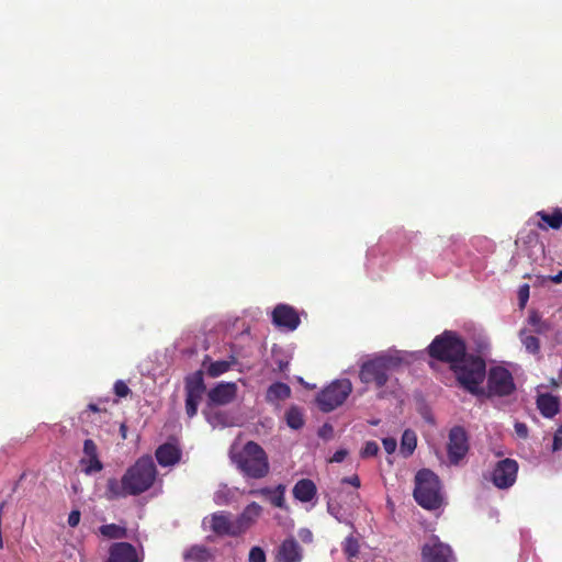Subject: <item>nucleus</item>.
<instances>
[{
	"instance_id": "1",
	"label": "nucleus",
	"mask_w": 562,
	"mask_h": 562,
	"mask_svg": "<svg viewBox=\"0 0 562 562\" xmlns=\"http://www.w3.org/2000/svg\"><path fill=\"white\" fill-rule=\"evenodd\" d=\"M156 477L157 469L153 458L143 456L125 471L120 481L115 477L106 481L105 496L108 499H117L140 495L154 485Z\"/></svg>"
},
{
	"instance_id": "2",
	"label": "nucleus",
	"mask_w": 562,
	"mask_h": 562,
	"mask_svg": "<svg viewBox=\"0 0 562 562\" xmlns=\"http://www.w3.org/2000/svg\"><path fill=\"white\" fill-rule=\"evenodd\" d=\"M237 395V385L234 382H221L206 393V405L202 413L205 419L213 426H232L235 425L234 419L227 413L218 408V406L232 403Z\"/></svg>"
},
{
	"instance_id": "3",
	"label": "nucleus",
	"mask_w": 562,
	"mask_h": 562,
	"mask_svg": "<svg viewBox=\"0 0 562 562\" xmlns=\"http://www.w3.org/2000/svg\"><path fill=\"white\" fill-rule=\"evenodd\" d=\"M427 353L430 358L448 363L449 368L460 362L468 353L464 339L453 330H445L436 336L427 347Z\"/></svg>"
},
{
	"instance_id": "4",
	"label": "nucleus",
	"mask_w": 562,
	"mask_h": 562,
	"mask_svg": "<svg viewBox=\"0 0 562 562\" xmlns=\"http://www.w3.org/2000/svg\"><path fill=\"white\" fill-rule=\"evenodd\" d=\"M461 387L473 395L483 394L481 384L486 376V364L480 356L467 353L450 369Z\"/></svg>"
},
{
	"instance_id": "5",
	"label": "nucleus",
	"mask_w": 562,
	"mask_h": 562,
	"mask_svg": "<svg viewBox=\"0 0 562 562\" xmlns=\"http://www.w3.org/2000/svg\"><path fill=\"white\" fill-rule=\"evenodd\" d=\"M439 477L429 469H422L415 475L414 498L425 509L435 510L442 505Z\"/></svg>"
},
{
	"instance_id": "6",
	"label": "nucleus",
	"mask_w": 562,
	"mask_h": 562,
	"mask_svg": "<svg viewBox=\"0 0 562 562\" xmlns=\"http://www.w3.org/2000/svg\"><path fill=\"white\" fill-rule=\"evenodd\" d=\"M402 363L398 357L392 355H380L360 367L359 379L364 384H374L376 387H383L390 373L396 370Z\"/></svg>"
},
{
	"instance_id": "7",
	"label": "nucleus",
	"mask_w": 562,
	"mask_h": 562,
	"mask_svg": "<svg viewBox=\"0 0 562 562\" xmlns=\"http://www.w3.org/2000/svg\"><path fill=\"white\" fill-rule=\"evenodd\" d=\"M352 391L348 379L336 380L323 389L316 396L319 409L329 413L342 405Z\"/></svg>"
},
{
	"instance_id": "8",
	"label": "nucleus",
	"mask_w": 562,
	"mask_h": 562,
	"mask_svg": "<svg viewBox=\"0 0 562 562\" xmlns=\"http://www.w3.org/2000/svg\"><path fill=\"white\" fill-rule=\"evenodd\" d=\"M186 414L192 418L198 413V407L206 392V386L201 370L188 375L184 380Z\"/></svg>"
},
{
	"instance_id": "9",
	"label": "nucleus",
	"mask_w": 562,
	"mask_h": 562,
	"mask_svg": "<svg viewBox=\"0 0 562 562\" xmlns=\"http://www.w3.org/2000/svg\"><path fill=\"white\" fill-rule=\"evenodd\" d=\"M247 456L248 477H266L270 472V463L266 451L257 442L248 440Z\"/></svg>"
},
{
	"instance_id": "10",
	"label": "nucleus",
	"mask_w": 562,
	"mask_h": 562,
	"mask_svg": "<svg viewBox=\"0 0 562 562\" xmlns=\"http://www.w3.org/2000/svg\"><path fill=\"white\" fill-rule=\"evenodd\" d=\"M470 449L469 437L461 426L450 429L447 443V454L450 464L458 465L468 454Z\"/></svg>"
},
{
	"instance_id": "11",
	"label": "nucleus",
	"mask_w": 562,
	"mask_h": 562,
	"mask_svg": "<svg viewBox=\"0 0 562 562\" xmlns=\"http://www.w3.org/2000/svg\"><path fill=\"white\" fill-rule=\"evenodd\" d=\"M487 389L491 395L507 396L515 390L512 373L503 367L491 368L487 375Z\"/></svg>"
},
{
	"instance_id": "12",
	"label": "nucleus",
	"mask_w": 562,
	"mask_h": 562,
	"mask_svg": "<svg viewBox=\"0 0 562 562\" xmlns=\"http://www.w3.org/2000/svg\"><path fill=\"white\" fill-rule=\"evenodd\" d=\"M420 555L422 562H457L451 547L436 536L422 547Z\"/></svg>"
},
{
	"instance_id": "13",
	"label": "nucleus",
	"mask_w": 562,
	"mask_h": 562,
	"mask_svg": "<svg viewBox=\"0 0 562 562\" xmlns=\"http://www.w3.org/2000/svg\"><path fill=\"white\" fill-rule=\"evenodd\" d=\"M518 463L514 459H503L498 461L492 472L491 481L493 484L505 490L514 485L517 479Z\"/></svg>"
},
{
	"instance_id": "14",
	"label": "nucleus",
	"mask_w": 562,
	"mask_h": 562,
	"mask_svg": "<svg viewBox=\"0 0 562 562\" xmlns=\"http://www.w3.org/2000/svg\"><path fill=\"white\" fill-rule=\"evenodd\" d=\"M272 324L283 331H294L301 324L297 311L284 303L276 305L271 313Z\"/></svg>"
},
{
	"instance_id": "15",
	"label": "nucleus",
	"mask_w": 562,
	"mask_h": 562,
	"mask_svg": "<svg viewBox=\"0 0 562 562\" xmlns=\"http://www.w3.org/2000/svg\"><path fill=\"white\" fill-rule=\"evenodd\" d=\"M80 464L86 474L97 473L103 469L98 456V447L92 439H86L83 442V458L80 460Z\"/></svg>"
},
{
	"instance_id": "16",
	"label": "nucleus",
	"mask_w": 562,
	"mask_h": 562,
	"mask_svg": "<svg viewBox=\"0 0 562 562\" xmlns=\"http://www.w3.org/2000/svg\"><path fill=\"white\" fill-rule=\"evenodd\" d=\"M211 529L216 535L235 536L241 528L238 522L231 519V515L225 512L215 513L211 517Z\"/></svg>"
},
{
	"instance_id": "17",
	"label": "nucleus",
	"mask_w": 562,
	"mask_h": 562,
	"mask_svg": "<svg viewBox=\"0 0 562 562\" xmlns=\"http://www.w3.org/2000/svg\"><path fill=\"white\" fill-rule=\"evenodd\" d=\"M278 562H301L303 559V550L294 538H288L282 541L278 548Z\"/></svg>"
},
{
	"instance_id": "18",
	"label": "nucleus",
	"mask_w": 562,
	"mask_h": 562,
	"mask_svg": "<svg viewBox=\"0 0 562 562\" xmlns=\"http://www.w3.org/2000/svg\"><path fill=\"white\" fill-rule=\"evenodd\" d=\"M135 548L128 542H116L110 547L105 562H137Z\"/></svg>"
},
{
	"instance_id": "19",
	"label": "nucleus",
	"mask_w": 562,
	"mask_h": 562,
	"mask_svg": "<svg viewBox=\"0 0 562 562\" xmlns=\"http://www.w3.org/2000/svg\"><path fill=\"white\" fill-rule=\"evenodd\" d=\"M285 486L283 484H279L277 487H262L258 490H249L248 494L250 495H257L263 497L266 501H268L272 506L278 508H284L285 507Z\"/></svg>"
},
{
	"instance_id": "20",
	"label": "nucleus",
	"mask_w": 562,
	"mask_h": 562,
	"mask_svg": "<svg viewBox=\"0 0 562 562\" xmlns=\"http://www.w3.org/2000/svg\"><path fill=\"white\" fill-rule=\"evenodd\" d=\"M155 457L161 467H171L180 461L181 450L176 445L167 442L157 448Z\"/></svg>"
},
{
	"instance_id": "21",
	"label": "nucleus",
	"mask_w": 562,
	"mask_h": 562,
	"mask_svg": "<svg viewBox=\"0 0 562 562\" xmlns=\"http://www.w3.org/2000/svg\"><path fill=\"white\" fill-rule=\"evenodd\" d=\"M537 408L546 418H553L560 411L559 397L551 393H542L537 396Z\"/></svg>"
},
{
	"instance_id": "22",
	"label": "nucleus",
	"mask_w": 562,
	"mask_h": 562,
	"mask_svg": "<svg viewBox=\"0 0 562 562\" xmlns=\"http://www.w3.org/2000/svg\"><path fill=\"white\" fill-rule=\"evenodd\" d=\"M293 496L302 503L311 502L317 493L315 483L310 479L299 480L293 487Z\"/></svg>"
},
{
	"instance_id": "23",
	"label": "nucleus",
	"mask_w": 562,
	"mask_h": 562,
	"mask_svg": "<svg viewBox=\"0 0 562 562\" xmlns=\"http://www.w3.org/2000/svg\"><path fill=\"white\" fill-rule=\"evenodd\" d=\"M231 459L243 474L246 475V441L241 435L237 436L231 447Z\"/></svg>"
},
{
	"instance_id": "24",
	"label": "nucleus",
	"mask_w": 562,
	"mask_h": 562,
	"mask_svg": "<svg viewBox=\"0 0 562 562\" xmlns=\"http://www.w3.org/2000/svg\"><path fill=\"white\" fill-rule=\"evenodd\" d=\"M536 216L541 220V223H538L540 229H560L562 227V211L560 209H555L552 213L539 211Z\"/></svg>"
},
{
	"instance_id": "25",
	"label": "nucleus",
	"mask_w": 562,
	"mask_h": 562,
	"mask_svg": "<svg viewBox=\"0 0 562 562\" xmlns=\"http://www.w3.org/2000/svg\"><path fill=\"white\" fill-rule=\"evenodd\" d=\"M291 396V389L283 382H276L271 384L266 393V400L274 403L278 401H284Z\"/></svg>"
},
{
	"instance_id": "26",
	"label": "nucleus",
	"mask_w": 562,
	"mask_h": 562,
	"mask_svg": "<svg viewBox=\"0 0 562 562\" xmlns=\"http://www.w3.org/2000/svg\"><path fill=\"white\" fill-rule=\"evenodd\" d=\"M417 446V436L414 430H404L401 439V453L403 457L408 458L413 454Z\"/></svg>"
},
{
	"instance_id": "27",
	"label": "nucleus",
	"mask_w": 562,
	"mask_h": 562,
	"mask_svg": "<svg viewBox=\"0 0 562 562\" xmlns=\"http://www.w3.org/2000/svg\"><path fill=\"white\" fill-rule=\"evenodd\" d=\"M519 339L525 349L531 355H538L540 352V340L535 335L530 334L527 329L519 331Z\"/></svg>"
},
{
	"instance_id": "28",
	"label": "nucleus",
	"mask_w": 562,
	"mask_h": 562,
	"mask_svg": "<svg viewBox=\"0 0 562 562\" xmlns=\"http://www.w3.org/2000/svg\"><path fill=\"white\" fill-rule=\"evenodd\" d=\"M99 531L103 537L109 539H123L127 537V529L116 524L102 525Z\"/></svg>"
},
{
	"instance_id": "29",
	"label": "nucleus",
	"mask_w": 562,
	"mask_h": 562,
	"mask_svg": "<svg viewBox=\"0 0 562 562\" xmlns=\"http://www.w3.org/2000/svg\"><path fill=\"white\" fill-rule=\"evenodd\" d=\"M285 419L289 427L292 429H300L304 426V418L301 409L297 406H291L285 413Z\"/></svg>"
},
{
	"instance_id": "30",
	"label": "nucleus",
	"mask_w": 562,
	"mask_h": 562,
	"mask_svg": "<svg viewBox=\"0 0 562 562\" xmlns=\"http://www.w3.org/2000/svg\"><path fill=\"white\" fill-rule=\"evenodd\" d=\"M342 551L347 559L352 562V559L357 558L360 551V544L357 538L353 536L347 537L342 542Z\"/></svg>"
},
{
	"instance_id": "31",
	"label": "nucleus",
	"mask_w": 562,
	"mask_h": 562,
	"mask_svg": "<svg viewBox=\"0 0 562 562\" xmlns=\"http://www.w3.org/2000/svg\"><path fill=\"white\" fill-rule=\"evenodd\" d=\"M234 497V492L226 485L220 487L214 494V502L222 506L229 504Z\"/></svg>"
},
{
	"instance_id": "32",
	"label": "nucleus",
	"mask_w": 562,
	"mask_h": 562,
	"mask_svg": "<svg viewBox=\"0 0 562 562\" xmlns=\"http://www.w3.org/2000/svg\"><path fill=\"white\" fill-rule=\"evenodd\" d=\"M231 363L225 360L212 362L206 369L207 374L211 378L220 376L221 374L228 371Z\"/></svg>"
},
{
	"instance_id": "33",
	"label": "nucleus",
	"mask_w": 562,
	"mask_h": 562,
	"mask_svg": "<svg viewBox=\"0 0 562 562\" xmlns=\"http://www.w3.org/2000/svg\"><path fill=\"white\" fill-rule=\"evenodd\" d=\"M528 322L530 325L536 327V331L538 334H542L549 328V326L541 321V317L537 313L530 314L528 317Z\"/></svg>"
},
{
	"instance_id": "34",
	"label": "nucleus",
	"mask_w": 562,
	"mask_h": 562,
	"mask_svg": "<svg viewBox=\"0 0 562 562\" xmlns=\"http://www.w3.org/2000/svg\"><path fill=\"white\" fill-rule=\"evenodd\" d=\"M379 452V446L375 441H367L362 450L360 451L361 458L375 457Z\"/></svg>"
},
{
	"instance_id": "35",
	"label": "nucleus",
	"mask_w": 562,
	"mask_h": 562,
	"mask_svg": "<svg viewBox=\"0 0 562 562\" xmlns=\"http://www.w3.org/2000/svg\"><path fill=\"white\" fill-rule=\"evenodd\" d=\"M248 562H266V553L260 547H252L248 553Z\"/></svg>"
},
{
	"instance_id": "36",
	"label": "nucleus",
	"mask_w": 562,
	"mask_h": 562,
	"mask_svg": "<svg viewBox=\"0 0 562 562\" xmlns=\"http://www.w3.org/2000/svg\"><path fill=\"white\" fill-rule=\"evenodd\" d=\"M317 435L325 441H329L334 438V427L329 423H325L319 427Z\"/></svg>"
},
{
	"instance_id": "37",
	"label": "nucleus",
	"mask_w": 562,
	"mask_h": 562,
	"mask_svg": "<svg viewBox=\"0 0 562 562\" xmlns=\"http://www.w3.org/2000/svg\"><path fill=\"white\" fill-rule=\"evenodd\" d=\"M130 392L131 390L124 381L117 380L114 383V393L117 397H126L130 394Z\"/></svg>"
},
{
	"instance_id": "38",
	"label": "nucleus",
	"mask_w": 562,
	"mask_h": 562,
	"mask_svg": "<svg viewBox=\"0 0 562 562\" xmlns=\"http://www.w3.org/2000/svg\"><path fill=\"white\" fill-rule=\"evenodd\" d=\"M562 449V426L559 427L553 435L552 450L559 451Z\"/></svg>"
},
{
	"instance_id": "39",
	"label": "nucleus",
	"mask_w": 562,
	"mask_h": 562,
	"mask_svg": "<svg viewBox=\"0 0 562 562\" xmlns=\"http://www.w3.org/2000/svg\"><path fill=\"white\" fill-rule=\"evenodd\" d=\"M382 443H383V448L384 450L391 454L395 451L396 449V446H397V442L394 438L392 437H386L382 440Z\"/></svg>"
},
{
	"instance_id": "40",
	"label": "nucleus",
	"mask_w": 562,
	"mask_h": 562,
	"mask_svg": "<svg viewBox=\"0 0 562 562\" xmlns=\"http://www.w3.org/2000/svg\"><path fill=\"white\" fill-rule=\"evenodd\" d=\"M262 513V507L252 502V503H248V520L250 519L251 516L254 517H259Z\"/></svg>"
},
{
	"instance_id": "41",
	"label": "nucleus",
	"mask_w": 562,
	"mask_h": 562,
	"mask_svg": "<svg viewBox=\"0 0 562 562\" xmlns=\"http://www.w3.org/2000/svg\"><path fill=\"white\" fill-rule=\"evenodd\" d=\"M515 431H516L517 436L520 438L525 439L528 437V427L525 423L517 422L515 424Z\"/></svg>"
},
{
	"instance_id": "42",
	"label": "nucleus",
	"mask_w": 562,
	"mask_h": 562,
	"mask_svg": "<svg viewBox=\"0 0 562 562\" xmlns=\"http://www.w3.org/2000/svg\"><path fill=\"white\" fill-rule=\"evenodd\" d=\"M348 451L346 449H339L333 454V457L329 459V462L340 463L345 460Z\"/></svg>"
},
{
	"instance_id": "43",
	"label": "nucleus",
	"mask_w": 562,
	"mask_h": 562,
	"mask_svg": "<svg viewBox=\"0 0 562 562\" xmlns=\"http://www.w3.org/2000/svg\"><path fill=\"white\" fill-rule=\"evenodd\" d=\"M80 512L79 510H71L68 516V525L70 527H77L80 521Z\"/></svg>"
},
{
	"instance_id": "44",
	"label": "nucleus",
	"mask_w": 562,
	"mask_h": 562,
	"mask_svg": "<svg viewBox=\"0 0 562 562\" xmlns=\"http://www.w3.org/2000/svg\"><path fill=\"white\" fill-rule=\"evenodd\" d=\"M529 297V285L525 284L519 289L520 305L524 306Z\"/></svg>"
},
{
	"instance_id": "45",
	"label": "nucleus",
	"mask_w": 562,
	"mask_h": 562,
	"mask_svg": "<svg viewBox=\"0 0 562 562\" xmlns=\"http://www.w3.org/2000/svg\"><path fill=\"white\" fill-rule=\"evenodd\" d=\"M341 483L350 484V485H352V486H355L357 488L360 487V479H359V476L357 474H353V475L348 476V477H344L341 480Z\"/></svg>"
},
{
	"instance_id": "46",
	"label": "nucleus",
	"mask_w": 562,
	"mask_h": 562,
	"mask_svg": "<svg viewBox=\"0 0 562 562\" xmlns=\"http://www.w3.org/2000/svg\"><path fill=\"white\" fill-rule=\"evenodd\" d=\"M102 412L106 413V409H102L97 404L90 403L88 405L87 409L83 412V415H87V417L89 418L90 417L89 413H102Z\"/></svg>"
},
{
	"instance_id": "47",
	"label": "nucleus",
	"mask_w": 562,
	"mask_h": 562,
	"mask_svg": "<svg viewBox=\"0 0 562 562\" xmlns=\"http://www.w3.org/2000/svg\"><path fill=\"white\" fill-rule=\"evenodd\" d=\"M120 435H121L122 439H124V440L127 438V425H126V423H122L120 425Z\"/></svg>"
},
{
	"instance_id": "48",
	"label": "nucleus",
	"mask_w": 562,
	"mask_h": 562,
	"mask_svg": "<svg viewBox=\"0 0 562 562\" xmlns=\"http://www.w3.org/2000/svg\"><path fill=\"white\" fill-rule=\"evenodd\" d=\"M288 367H289V362H288V361L280 360V361L278 362V370H279L280 372L285 371V370L288 369Z\"/></svg>"
},
{
	"instance_id": "49",
	"label": "nucleus",
	"mask_w": 562,
	"mask_h": 562,
	"mask_svg": "<svg viewBox=\"0 0 562 562\" xmlns=\"http://www.w3.org/2000/svg\"><path fill=\"white\" fill-rule=\"evenodd\" d=\"M552 281L554 283H561L562 282V271H559L554 277H552Z\"/></svg>"
},
{
	"instance_id": "50",
	"label": "nucleus",
	"mask_w": 562,
	"mask_h": 562,
	"mask_svg": "<svg viewBox=\"0 0 562 562\" xmlns=\"http://www.w3.org/2000/svg\"><path fill=\"white\" fill-rule=\"evenodd\" d=\"M327 508H328V512L331 514V515H335V512H336V508L334 507V505L328 502L327 504Z\"/></svg>"
},
{
	"instance_id": "51",
	"label": "nucleus",
	"mask_w": 562,
	"mask_h": 562,
	"mask_svg": "<svg viewBox=\"0 0 562 562\" xmlns=\"http://www.w3.org/2000/svg\"><path fill=\"white\" fill-rule=\"evenodd\" d=\"M245 516H246V512H243V513L240 514V520H241V519H244V517H245Z\"/></svg>"
},
{
	"instance_id": "52",
	"label": "nucleus",
	"mask_w": 562,
	"mask_h": 562,
	"mask_svg": "<svg viewBox=\"0 0 562 562\" xmlns=\"http://www.w3.org/2000/svg\"><path fill=\"white\" fill-rule=\"evenodd\" d=\"M306 533H307V536H308L310 538L312 537L311 531H308V530H307V531H306Z\"/></svg>"
}]
</instances>
